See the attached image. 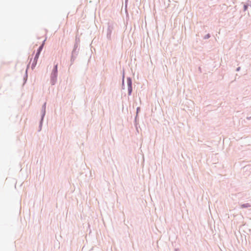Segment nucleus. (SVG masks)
Instances as JSON below:
<instances>
[{
    "mask_svg": "<svg viewBox=\"0 0 251 251\" xmlns=\"http://www.w3.org/2000/svg\"><path fill=\"white\" fill-rule=\"evenodd\" d=\"M43 46H44V43H43L42 44V45L39 48L37 52H39L40 53V52L41 51V50L43 49Z\"/></svg>",
    "mask_w": 251,
    "mask_h": 251,
    "instance_id": "obj_1",
    "label": "nucleus"
},
{
    "mask_svg": "<svg viewBox=\"0 0 251 251\" xmlns=\"http://www.w3.org/2000/svg\"><path fill=\"white\" fill-rule=\"evenodd\" d=\"M53 71L54 72L55 74L57 73V65L55 66L54 68L53 69Z\"/></svg>",
    "mask_w": 251,
    "mask_h": 251,
    "instance_id": "obj_2",
    "label": "nucleus"
},
{
    "mask_svg": "<svg viewBox=\"0 0 251 251\" xmlns=\"http://www.w3.org/2000/svg\"><path fill=\"white\" fill-rule=\"evenodd\" d=\"M131 89H130V90H129V93H131Z\"/></svg>",
    "mask_w": 251,
    "mask_h": 251,
    "instance_id": "obj_4",
    "label": "nucleus"
},
{
    "mask_svg": "<svg viewBox=\"0 0 251 251\" xmlns=\"http://www.w3.org/2000/svg\"><path fill=\"white\" fill-rule=\"evenodd\" d=\"M39 54H40V53H39V52H37V53H36V55H35V59H38V58L39 56Z\"/></svg>",
    "mask_w": 251,
    "mask_h": 251,
    "instance_id": "obj_3",
    "label": "nucleus"
}]
</instances>
